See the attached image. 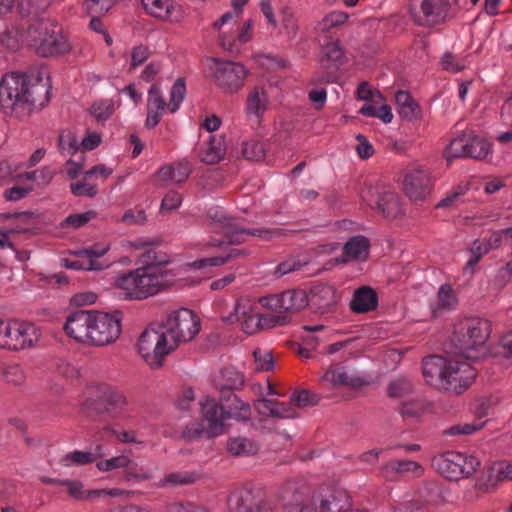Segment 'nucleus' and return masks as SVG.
I'll use <instances>...</instances> for the list:
<instances>
[{
  "label": "nucleus",
  "mask_w": 512,
  "mask_h": 512,
  "mask_svg": "<svg viewBox=\"0 0 512 512\" xmlns=\"http://www.w3.org/2000/svg\"><path fill=\"white\" fill-rule=\"evenodd\" d=\"M161 240L140 239L130 242V258H137L140 267L130 271V298L144 299L161 291L167 284L164 266L169 256L159 250Z\"/></svg>",
  "instance_id": "1"
},
{
  "label": "nucleus",
  "mask_w": 512,
  "mask_h": 512,
  "mask_svg": "<svg viewBox=\"0 0 512 512\" xmlns=\"http://www.w3.org/2000/svg\"><path fill=\"white\" fill-rule=\"evenodd\" d=\"M49 99V89L38 70L12 72L2 77L0 104L17 118H24L34 110L43 108Z\"/></svg>",
  "instance_id": "2"
},
{
  "label": "nucleus",
  "mask_w": 512,
  "mask_h": 512,
  "mask_svg": "<svg viewBox=\"0 0 512 512\" xmlns=\"http://www.w3.org/2000/svg\"><path fill=\"white\" fill-rule=\"evenodd\" d=\"M422 373L430 386L456 394L467 390L477 375L476 369L468 361L437 355L424 359Z\"/></svg>",
  "instance_id": "3"
},
{
  "label": "nucleus",
  "mask_w": 512,
  "mask_h": 512,
  "mask_svg": "<svg viewBox=\"0 0 512 512\" xmlns=\"http://www.w3.org/2000/svg\"><path fill=\"white\" fill-rule=\"evenodd\" d=\"M81 412L88 418L94 419L101 415L114 421L105 429L114 435L120 442H128L126 430L127 408L124 394L117 389L105 387L95 396H89L81 406Z\"/></svg>",
  "instance_id": "4"
},
{
  "label": "nucleus",
  "mask_w": 512,
  "mask_h": 512,
  "mask_svg": "<svg viewBox=\"0 0 512 512\" xmlns=\"http://www.w3.org/2000/svg\"><path fill=\"white\" fill-rule=\"evenodd\" d=\"M491 332L490 322L483 318H465L457 322L450 337L452 353L467 359L477 357V349L482 347Z\"/></svg>",
  "instance_id": "5"
},
{
  "label": "nucleus",
  "mask_w": 512,
  "mask_h": 512,
  "mask_svg": "<svg viewBox=\"0 0 512 512\" xmlns=\"http://www.w3.org/2000/svg\"><path fill=\"white\" fill-rule=\"evenodd\" d=\"M26 39L29 46L42 57L66 53L70 44L63 35L62 27L49 19H39L30 23Z\"/></svg>",
  "instance_id": "6"
},
{
  "label": "nucleus",
  "mask_w": 512,
  "mask_h": 512,
  "mask_svg": "<svg viewBox=\"0 0 512 512\" xmlns=\"http://www.w3.org/2000/svg\"><path fill=\"white\" fill-rule=\"evenodd\" d=\"M208 216L210 219V232L222 234L225 240H209L203 243L205 249L221 247L225 242L229 244L242 243L249 236H257L264 239L271 237L269 230L243 228L235 219L228 217L220 208L210 209Z\"/></svg>",
  "instance_id": "7"
},
{
  "label": "nucleus",
  "mask_w": 512,
  "mask_h": 512,
  "mask_svg": "<svg viewBox=\"0 0 512 512\" xmlns=\"http://www.w3.org/2000/svg\"><path fill=\"white\" fill-rule=\"evenodd\" d=\"M136 348L152 369L162 367L166 357L177 349L160 324L157 327H147L141 333Z\"/></svg>",
  "instance_id": "8"
},
{
  "label": "nucleus",
  "mask_w": 512,
  "mask_h": 512,
  "mask_svg": "<svg viewBox=\"0 0 512 512\" xmlns=\"http://www.w3.org/2000/svg\"><path fill=\"white\" fill-rule=\"evenodd\" d=\"M200 405L203 423H191L183 431V436L187 439H193L202 436L213 438L222 435L225 432L224 421L227 419L224 408L209 396H206L200 402Z\"/></svg>",
  "instance_id": "9"
},
{
  "label": "nucleus",
  "mask_w": 512,
  "mask_h": 512,
  "mask_svg": "<svg viewBox=\"0 0 512 512\" xmlns=\"http://www.w3.org/2000/svg\"><path fill=\"white\" fill-rule=\"evenodd\" d=\"M186 95L185 81L177 79L170 90V101L167 103L160 88L152 85L148 91L146 126L154 128L167 112L175 113Z\"/></svg>",
  "instance_id": "10"
},
{
  "label": "nucleus",
  "mask_w": 512,
  "mask_h": 512,
  "mask_svg": "<svg viewBox=\"0 0 512 512\" xmlns=\"http://www.w3.org/2000/svg\"><path fill=\"white\" fill-rule=\"evenodd\" d=\"M432 467L444 478L458 481L472 476L480 467V461L472 455L448 451L434 456Z\"/></svg>",
  "instance_id": "11"
},
{
  "label": "nucleus",
  "mask_w": 512,
  "mask_h": 512,
  "mask_svg": "<svg viewBox=\"0 0 512 512\" xmlns=\"http://www.w3.org/2000/svg\"><path fill=\"white\" fill-rule=\"evenodd\" d=\"M41 333L35 324L17 319L0 320V348L21 350L33 347Z\"/></svg>",
  "instance_id": "12"
},
{
  "label": "nucleus",
  "mask_w": 512,
  "mask_h": 512,
  "mask_svg": "<svg viewBox=\"0 0 512 512\" xmlns=\"http://www.w3.org/2000/svg\"><path fill=\"white\" fill-rule=\"evenodd\" d=\"M167 332L177 348L180 344L193 340L200 332L199 317L190 309L180 308L168 314L165 321L159 323Z\"/></svg>",
  "instance_id": "13"
},
{
  "label": "nucleus",
  "mask_w": 512,
  "mask_h": 512,
  "mask_svg": "<svg viewBox=\"0 0 512 512\" xmlns=\"http://www.w3.org/2000/svg\"><path fill=\"white\" fill-rule=\"evenodd\" d=\"M216 85L226 94L237 93L245 83L248 69L239 62L212 59L209 65Z\"/></svg>",
  "instance_id": "14"
},
{
  "label": "nucleus",
  "mask_w": 512,
  "mask_h": 512,
  "mask_svg": "<svg viewBox=\"0 0 512 512\" xmlns=\"http://www.w3.org/2000/svg\"><path fill=\"white\" fill-rule=\"evenodd\" d=\"M318 382L322 388L327 390H338L343 387L359 390L371 383V377L366 373H356L346 366L332 364Z\"/></svg>",
  "instance_id": "15"
},
{
  "label": "nucleus",
  "mask_w": 512,
  "mask_h": 512,
  "mask_svg": "<svg viewBox=\"0 0 512 512\" xmlns=\"http://www.w3.org/2000/svg\"><path fill=\"white\" fill-rule=\"evenodd\" d=\"M122 317L123 313L119 310L112 313L93 311L90 344L104 346L116 341L121 333Z\"/></svg>",
  "instance_id": "16"
},
{
  "label": "nucleus",
  "mask_w": 512,
  "mask_h": 512,
  "mask_svg": "<svg viewBox=\"0 0 512 512\" xmlns=\"http://www.w3.org/2000/svg\"><path fill=\"white\" fill-rule=\"evenodd\" d=\"M360 196L368 206L377 210L385 218L395 219L403 214L400 198L394 192L380 193L376 188L366 186L362 188Z\"/></svg>",
  "instance_id": "17"
},
{
  "label": "nucleus",
  "mask_w": 512,
  "mask_h": 512,
  "mask_svg": "<svg viewBox=\"0 0 512 512\" xmlns=\"http://www.w3.org/2000/svg\"><path fill=\"white\" fill-rule=\"evenodd\" d=\"M315 512H347L352 507L348 492L336 486L321 487L313 496Z\"/></svg>",
  "instance_id": "18"
},
{
  "label": "nucleus",
  "mask_w": 512,
  "mask_h": 512,
  "mask_svg": "<svg viewBox=\"0 0 512 512\" xmlns=\"http://www.w3.org/2000/svg\"><path fill=\"white\" fill-rule=\"evenodd\" d=\"M492 145L484 138L474 136L470 138L453 139L445 150L448 159L457 157H471L485 160L491 154Z\"/></svg>",
  "instance_id": "19"
},
{
  "label": "nucleus",
  "mask_w": 512,
  "mask_h": 512,
  "mask_svg": "<svg viewBox=\"0 0 512 512\" xmlns=\"http://www.w3.org/2000/svg\"><path fill=\"white\" fill-rule=\"evenodd\" d=\"M264 307L282 315L294 313L308 305L307 295L301 290H288L280 294L264 296L259 299Z\"/></svg>",
  "instance_id": "20"
},
{
  "label": "nucleus",
  "mask_w": 512,
  "mask_h": 512,
  "mask_svg": "<svg viewBox=\"0 0 512 512\" xmlns=\"http://www.w3.org/2000/svg\"><path fill=\"white\" fill-rule=\"evenodd\" d=\"M257 303L246 297H240L235 301L233 310L227 315H222L221 320L227 324H239L246 334L257 332L256 316Z\"/></svg>",
  "instance_id": "21"
},
{
  "label": "nucleus",
  "mask_w": 512,
  "mask_h": 512,
  "mask_svg": "<svg viewBox=\"0 0 512 512\" xmlns=\"http://www.w3.org/2000/svg\"><path fill=\"white\" fill-rule=\"evenodd\" d=\"M234 16L231 12L223 14L217 21L214 22L213 27L219 33L220 45L228 51L237 49V44H244L249 42L253 37V20L245 21L242 26L237 30L233 36L228 35V30L224 27L233 22Z\"/></svg>",
  "instance_id": "22"
},
{
  "label": "nucleus",
  "mask_w": 512,
  "mask_h": 512,
  "mask_svg": "<svg viewBox=\"0 0 512 512\" xmlns=\"http://www.w3.org/2000/svg\"><path fill=\"white\" fill-rule=\"evenodd\" d=\"M92 321L93 311L77 310L67 316L63 329L75 341L90 344Z\"/></svg>",
  "instance_id": "23"
},
{
  "label": "nucleus",
  "mask_w": 512,
  "mask_h": 512,
  "mask_svg": "<svg viewBox=\"0 0 512 512\" xmlns=\"http://www.w3.org/2000/svg\"><path fill=\"white\" fill-rule=\"evenodd\" d=\"M429 174L420 166L410 168L403 180L405 194L412 200H423L430 193Z\"/></svg>",
  "instance_id": "24"
},
{
  "label": "nucleus",
  "mask_w": 512,
  "mask_h": 512,
  "mask_svg": "<svg viewBox=\"0 0 512 512\" xmlns=\"http://www.w3.org/2000/svg\"><path fill=\"white\" fill-rule=\"evenodd\" d=\"M269 108V96L264 87L255 86L247 94L245 115L252 126H259Z\"/></svg>",
  "instance_id": "25"
},
{
  "label": "nucleus",
  "mask_w": 512,
  "mask_h": 512,
  "mask_svg": "<svg viewBox=\"0 0 512 512\" xmlns=\"http://www.w3.org/2000/svg\"><path fill=\"white\" fill-rule=\"evenodd\" d=\"M147 14L171 23H181L185 19L184 9L173 0H142Z\"/></svg>",
  "instance_id": "26"
},
{
  "label": "nucleus",
  "mask_w": 512,
  "mask_h": 512,
  "mask_svg": "<svg viewBox=\"0 0 512 512\" xmlns=\"http://www.w3.org/2000/svg\"><path fill=\"white\" fill-rule=\"evenodd\" d=\"M308 494V487L304 481L290 480L285 482L277 492V499L282 503L285 511L296 504L303 503Z\"/></svg>",
  "instance_id": "27"
},
{
  "label": "nucleus",
  "mask_w": 512,
  "mask_h": 512,
  "mask_svg": "<svg viewBox=\"0 0 512 512\" xmlns=\"http://www.w3.org/2000/svg\"><path fill=\"white\" fill-rule=\"evenodd\" d=\"M369 240L362 236H354L350 238L343 246V254L337 258L338 263H347L350 261H364L369 254Z\"/></svg>",
  "instance_id": "28"
},
{
  "label": "nucleus",
  "mask_w": 512,
  "mask_h": 512,
  "mask_svg": "<svg viewBox=\"0 0 512 512\" xmlns=\"http://www.w3.org/2000/svg\"><path fill=\"white\" fill-rule=\"evenodd\" d=\"M446 0H421L420 11L426 24L435 25L443 22L449 12Z\"/></svg>",
  "instance_id": "29"
},
{
  "label": "nucleus",
  "mask_w": 512,
  "mask_h": 512,
  "mask_svg": "<svg viewBox=\"0 0 512 512\" xmlns=\"http://www.w3.org/2000/svg\"><path fill=\"white\" fill-rule=\"evenodd\" d=\"M411 473L416 477L424 474L423 466L413 460H395L386 463L381 468V474L384 478L392 480L397 474Z\"/></svg>",
  "instance_id": "30"
},
{
  "label": "nucleus",
  "mask_w": 512,
  "mask_h": 512,
  "mask_svg": "<svg viewBox=\"0 0 512 512\" xmlns=\"http://www.w3.org/2000/svg\"><path fill=\"white\" fill-rule=\"evenodd\" d=\"M344 58L345 53L338 39L330 38L322 45L320 64L324 69L339 67Z\"/></svg>",
  "instance_id": "31"
},
{
  "label": "nucleus",
  "mask_w": 512,
  "mask_h": 512,
  "mask_svg": "<svg viewBox=\"0 0 512 512\" xmlns=\"http://www.w3.org/2000/svg\"><path fill=\"white\" fill-rule=\"evenodd\" d=\"M226 153L225 138L222 135H212L207 144L200 150L199 158L206 164L220 162Z\"/></svg>",
  "instance_id": "32"
},
{
  "label": "nucleus",
  "mask_w": 512,
  "mask_h": 512,
  "mask_svg": "<svg viewBox=\"0 0 512 512\" xmlns=\"http://www.w3.org/2000/svg\"><path fill=\"white\" fill-rule=\"evenodd\" d=\"M378 298L376 292L370 287H361L354 292L350 308L356 313H365L376 309Z\"/></svg>",
  "instance_id": "33"
},
{
  "label": "nucleus",
  "mask_w": 512,
  "mask_h": 512,
  "mask_svg": "<svg viewBox=\"0 0 512 512\" xmlns=\"http://www.w3.org/2000/svg\"><path fill=\"white\" fill-rule=\"evenodd\" d=\"M190 175V168L187 164L176 163L162 167L157 173V180L164 184H179L185 182Z\"/></svg>",
  "instance_id": "34"
},
{
  "label": "nucleus",
  "mask_w": 512,
  "mask_h": 512,
  "mask_svg": "<svg viewBox=\"0 0 512 512\" xmlns=\"http://www.w3.org/2000/svg\"><path fill=\"white\" fill-rule=\"evenodd\" d=\"M244 383V375L234 368L221 370L215 378V385L221 393L241 389Z\"/></svg>",
  "instance_id": "35"
},
{
  "label": "nucleus",
  "mask_w": 512,
  "mask_h": 512,
  "mask_svg": "<svg viewBox=\"0 0 512 512\" xmlns=\"http://www.w3.org/2000/svg\"><path fill=\"white\" fill-rule=\"evenodd\" d=\"M395 100L400 117L413 120L420 116L419 105L408 92L398 91L395 95Z\"/></svg>",
  "instance_id": "36"
},
{
  "label": "nucleus",
  "mask_w": 512,
  "mask_h": 512,
  "mask_svg": "<svg viewBox=\"0 0 512 512\" xmlns=\"http://www.w3.org/2000/svg\"><path fill=\"white\" fill-rule=\"evenodd\" d=\"M254 494L249 488L239 489L229 497L230 512H249L254 509Z\"/></svg>",
  "instance_id": "37"
},
{
  "label": "nucleus",
  "mask_w": 512,
  "mask_h": 512,
  "mask_svg": "<svg viewBox=\"0 0 512 512\" xmlns=\"http://www.w3.org/2000/svg\"><path fill=\"white\" fill-rule=\"evenodd\" d=\"M200 475L196 471L171 472L161 478L158 482L160 488H170L182 485H189L196 482Z\"/></svg>",
  "instance_id": "38"
},
{
  "label": "nucleus",
  "mask_w": 512,
  "mask_h": 512,
  "mask_svg": "<svg viewBox=\"0 0 512 512\" xmlns=\"http://www.w3.org/2000/svg\"><path fill=\"white\" fill-rule=\"evenodd\" d=\"M227 451L234 456H250L259 450V445L255 441L245 437L230 438L226 444Z\"/></svg>",
  "instance_id": "39"
},
{
  "label": "nucleus",
  "mask_w": 512,
  "mask_h": 512,
  "mask_svg": "<svg viewBox=\"0 0 512 512\" xmlns=\"http://www.w3.org/2000/svg\"><path fill=\"white\" fill-rule=\"evenodd\" d=\"M349 18L344 11L335 10L325 15L316 25L318 33H329L333 29L342 26Z\"/></svg>",
  "instance_id": "40"
},
{
  "label": "nucleus",
  "mask_w": 512,
  "mask_h": 512,
  "mask_svg": "<svg viewBox=\"0 0 512 512\" xmlns=\"http://www.w3.org/2000/svg\"><path fill=\"white\" fill-rule=\"evenodd\" d=\"M429 410V405L423 400L405 402L400 408V414L406 421H418Z\"/></svg>",
  "instance_id": "41"
},
{
  "label": "nucleus",
  "mask_w": 512,
  "mask_h": 512,
  "mask_svg": "<svg viewBox=\"0 0 512 512\" xmlns=\"http://www.w3.org/2000/svg\"><path fill=\"white\" fill-rule=\"evenodd\" d=\"M115 106L116 103L113 99H101L95 101L89 111L97 122H104L113 114Z\"/></svg>",
  "instance_id": "42"
},
{
  "label": "nucleus",
  "mask_w": 512,
  "mask_h": 512,
  "mask_svg": "<svg viewBox=\"0 0 512 512\" xmlns=\"http://www.w3.org/2000/svg\"><path fill=\"white\" fill-rule=\"evenodd\" d=\"M96 457L92 452L75 450L62 456L59 462L64 467L81 466L95 461Z\"/></svg>",
  "instance_id": "43"
},
{
  "label": "nucleus",
  "mask_w": 512,
  "mask_h": 512,
  "mask_svg": "<svg viewBox=\"0 0 512 512\" xmlns=\"http://www.w3.org/2000/svg\"><path fill=\"white\" fill-rule=\"evenodd\" d=\"M255 369L258 372L271 371L275 367L273 354L268 349L256 348L253 351Z\"/></svg>",
  "instance_id": "44"
},
{
  "label": "nucleus",
  "mask_w": 512,
  "mask_h": 512,
  "mask_svg": "<svg viewBox=\"0 0 512 512\" xmlns=\"http://www.w3.org/2000/svg\"><path fill=\"white\" fill-rule=\"evenodd\" d=\"M484 426L485 421L480 417L473 422L455 424L448 428L445 433L448 435H471L481 430Z\"/></svg>",
  "instance_id": "45"
},
{
  "label": "nucleus",
  "mask_w": 512,
  "mask_h": 512,
  "mask_svg": "<svg viewBox=\"0 0 512 512\" xmlns=\"http://www.w3.org/2000/svg\"><path fill=\"white\" fill-rule=\"evenodd\" d=\"M242 155L252 161L263 160L266 156V150L262 143L250 140L243 143Z\"/></svg>",
  "instance_id": "46"
},
{
  "label": "nucleus",
  "mask_w": 512,
  "mask_h": 512,
  "mask_svg": "<svg viewBox=\"0 0 512 512\" xmlns=\"http://www.w3.org/2000/svg\"><path fill=\"white\" fill-rule=\"evenodd\" d=\"M438 302L443 309H454L457 306L458 299L450 284H443L439 287Z\"/></svg>",
  "instance_id": "47"
},
{
  "label": "nucleus",
  "mask_w": 512,
  "mask_h": 512,
  "mask_svg": "<svg viewBox=\"0 0 512 512\" xmlns=\"http://www.w3.org/2000/svg\"><path fill=\"white\" fill-rule=\"evenodd\" d=\"M3 378L9 384L21 386L26 380V375L18 364H8L3 368Z\"/></svg>",
  "instance_id": "48"
},
{
  "label": "nucleus",
  "mask_w": 512,
  "mask_h": 512,
  "mask_svg": "<svg viewBox=\"0 0 512 512\" xmlns=\"http://www.w3.org/2000/svg\"><path fill=\"white\" fill-rule=\"evenodd\" d=\"M91 178H86V172L82 181L71 183L70 188L73 195L94 197L97 194V185L92 183Z\"/></svg>",
  "instance_id": "49"
},
{
  "label": "nucleus",
  "mask_w": 512,
  "mask_h": 512,
  "mask_svg": "<svg viewBox=\"0 0 512 512\" xmlns=\"http://www.w3.org/2000/svg\"><path fill=\"white\" fill-rule=\"evenodd\" d=\"M21 36L22 33L18 28L6 26L5 29L0 32V41L8 49L15 50L19 47Z\"/></svg>",
  "instance_id": "50"
},
{
  "label": "nucleus",
  "mask_w": 512,
  "mask_h": 512,
  "mask_svg": "<svg viewBox=\"0 0 512 512\" xmlns=\"http://www.w3.org/2000/svg\"><path fill=\"white\" fill-rule=\"evenodd\" d=\"M287 322V316L277 314H261L257 312L256 316V324H257V331L261 329H268L275 327L277 325H282Z\"/></svg>",
  "instance_id": "51"
},
{
  "label": "nucleus",
  "mask_w": 512,
  "mask_h": 512,
  "mask_svg": "<svg viewBox=\"0 0 512 512\" xmlns=\"http://www.w3.org/2000/svg\"><path fill=\"white\" fill-rule=\"evenodd\" d=\"M234 398L236 400L237 405L234 408H230L229 411H226L227 419L233 418L237 421H249L251 419V407L248 403H245L238 399L235 395Z\"/></svg>",
  "instance_id": "52"
},
{
  "label": "nucleus",
  "mask_w": 512,
  "mask_h": 512,
  "mask_svg": "<svg viewBox=\"0 0 512 512\" xmlns=\"http://www.w3.org/2000/svg\"><path fill=\"white\" fill-rule=\"evenodd\" d=\"M281 31L289 39L294 40L299 32L296 17L292 13L285 12L281 18Z\"/></svg>",
  "instance_id": "53"
},
{
  "label": "nucleus",
  "mask_w": 512,
  "mask_h": 512,
  "mask_svg": "<svg viewBox=\"0 0 512 512\" xmlns=\"http://www.w3.org/2000/svg\"><path fill=\"white\" fill-rule=\"evenodd\" d=\"M498 349L503 364L512 366V329L502 336Z\"/></svg>",
  "instance_id": "54"
},
{
  "label": "nucleus",
  "mask_w": 512,
  "mask_h": 512,
  "mask_svg": "<svg viewBox=\"0 0 512 512\" xmlns=\"http://www.w3.org/2000/svg\"><path fill=\"white\" fill-rule=\"evenodd\" d=\"M469 251L472 254V258L467 262L466 268H473L484 255L490 252V249L486 241L475 240Z\"/></svg>",
  "instance_id": "55"
},
{
  "label": "nucleus",
  "mask_w": 512,
  "mask_h": 512,
  "mask_svg": "<svg viewBox=\"0 0 512 512\" xmlns=\"http://www.w3.org/2000/svg\"><path fill=\"white\" fill-rule=\"evenodd\" d=\"M440 63L444 70L451 73L460 72L466 66L463 58H458L450 52L444 53Z\"/></svg>",
  "instance_id": "56"
},
{
  "label": "nucleus",
  "mask_w": 512,
  "mask_h": 512,
  "mask_svg": "<svg viewBox=\"0 0 512 512\" xmlns=\"http://www.w3.org/2000/svg\"><path fill=\"white\" fill-rule=\"evenodd\" d=\"M112 3L113 0H83V8L90 15H102L110 9Z\"/></svg>",
  "instance_id": "57"
},
{
  "label": "nucleus",
  "mask_w": 512,
  "mask_h": 512,
  "mask_svg": "<svg viewBox=\"0 0 512 512\" xmlns=\"http://www.w3.org/2000/svg\"><path fill=\"white\" fill-rule=\"evenodd\" d=\"M128 465V456L121 454L110 459L101 460L96 463V467L103 472L111 471L118 468H124Z\"/></svg>",
  "instance_id": "58"
},
{
  "label": "nucleus",
  "mask_w": 512,
  "mask_h": 512,
  "mask_svg": "<svg viewBox=\"0 0 512 512\" xmlns=\"http://www.w3.org/2000/svg\"><path fill=\"white\" fill-rule=\"evenodd\" d=\"M78 146L79 143L71 132L64 131L59 135L58 147L61 154H70L73 150H77Z\"/></svg>",
  "instance_id": "59"
},
{
  "label": "nucleus",
  "mask_w": 512,
  "mask_h": 512,
  "mask_svg": "<svg viewBox=\"0 0 512 512\" xmlns=\"http://www.w3.org/2000/svg\"><path fill=\"white\" fill-rule=\"evenodd\" d=\"M108 251V246L94 245L90 248L80 249L74 252L77 257H86L94 264H99L97 259L102 257Z\"/></svg>",
  "instance_id": "60"
},
{
  "label": "nucleus",
  "mask_w": 512,
  "mask_h": 512,
  "mask_svg": "<svg viewBox=\"0 0 512 512\" xmlns=\"http://www.w3.org/2000/svg\"><path fill=\"white\" fill-rule=\"evenodd\" d=\"M93 217H95V212L93 211H88L79 214H71L64 219L61 225L63 227L70 226L73 228H79L86 224L88 221H90Z\"/></svg>",
  "instance_id": "61"
},
{
  "label": "nucleus",
  "mask_w": 512,
  "mask_h": 512,
  "mask_svg": "<svg viewBox=\"0 0 512 512\" xmlns=\"http://www.w3.org/2000/svg\"><path fill=\"white\" fill-rule=\"evenodd\" d=\"M227 263V258H225V255L215 256V257H209V258H203L196 260L189 264V267L194 270H199L206 268L208 266L211 267H218L223 266Z\"/></svg>",
  "instance_id": "62"
},
{
  "label": "nucleus",
  "mask_w": 512,
  "mask_h": 512,
  "mask_svg": "<svg viewBox=\"0 0 512 512\" xmlns=\"http://www.w3.org/2000/svg\"><path fill=\"white\" fill-rule=\"evenodd\" d=\"M357 96L366 103L376 102L378 98H381L379 91L372 89V87L366 82H362L358 86Z\"/></svg>",
  "instance_id": "63"
},
{
  "label": "nucleus",
  "mask_w": 512,
  "mask_h": 512,
  "mask_svg": "<svg viewBox=\"0 0 512 512\" xmlns=\"http://www.w3.org/2000/svg\"><path fill=\"white\" fill-rule=\"evenodd\" d=\"M272 417L281 419H291L297 417V413L291 406V402L282 403L275 401Z\"/></svg>",
  "instance_id": "64"
}]
</instances>
